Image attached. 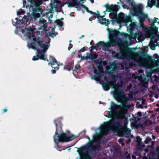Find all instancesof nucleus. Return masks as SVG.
Instances as JSON below:
<instances>
[{"label": "nucleus", "mask_w": 159, "mask_h": 159, "mask_svg": "<svg viewBox=\"0 0 159 159\" xmlns=\"http://www.w3.org/2000/svg\"><path fill=\"white\" fill-rule=\"evenodd\" d=\"M30 7L32 10V13L30 16V20L35 21L40 17V15L43 17L46 14H48L40 6L42 3V0H30Z\"/></svg>", "instance_id": "1"}, {"label": "nucleus", "mask_w": 159, "mask_h": 159, "mask_svg": "<svg viewBox=\"0 0 159 159\" xmlns=\"http://www.w3.org/2000/svg\"><path fill=\"white\" fill-rule=\"evenodd\" d=\"M110 128L116 133H120L121 137L129 138L131 134L130 130L126 126H123L120 122L111 120L108 122Z\"/></svg>", "instance_id": "2"}, {"label": "nucleus", "mask_w": 159, "mask_h": 159, "mask_svg": "<svg viewBox=\"0 0 159 159\" xmlns=\"http://www.w3.org/2000/svg\"><path fill=\"white\" fill-rule=\"evenodd\" d=\"M27 34L28 39L33 40L31 43H29L30 48L34 50L36 49V47L41 48L50 46V39H49L48 41L45 43L42 38L36 37L34 34H33L29 32L27 33Z\"/></svg>", "instance_id": "3"}, {"label": "nucleus", "mask_w": 159, "mask_h": 159, "mask_svg": "<svg viewBox=\"0 0 159 159\" xmlns=\"http://www.w3.org/2000/svg\"><path fill=\"white\" fill-rule=\"evenodd\" d=\"M60 134L54 135L53 137L54 141L57 144L60 142H67L71 141L75 139L77 136L71 134L70 136H68L67 134L63 132L62 129H60Z\"/></svg>", "instance_id": "4"}, {"label": "nucleus", "mask_w": 159, "mask_h": 159, "mask_svg": "<svg viewBox=\"0 0 159 159\" xmlns=\"http://www.w3.org/2000/svg\"><path fill=\"white\" fill-rule=\"evenodd\" d=\"M122 93H123L118 91L114 93V96L117 101H121L122 105L121 108L126 111L128 109L130 108L131 107L130 105L128 104V101L129 100V98L124 95L122 96Z\"/></svg>", "instance_id": "5"}, {"label": "nucleus", "mask_w": 159, "mask_h": 159, "mask_svg": "<svg viewBox=\"0 0 159 159\" xmlns=\"http://www.w3.org/2000/svg\"><path fill=\"white\" fill-rule=\"evenodd\" d=\"M108 31L110 39L109 41L107 43H108L111 42L110 47L116 45L117 43V40L116 38L120 34V32L117 30H110L109 28L108 29Z\"/></svg>", "instance_id": "6"}, {"label": "nucleus", "mask_w": 159, "mask_h": 159, "mask_svg": "<svg viewBox=\"0 0 159 159\" xmlns=\"http://www.w3.org/2000/svg\"><path fill=\"white\" fill-rule=\"evenodd\" d=\"M118 7V5L111 4L109 5L108 4H107L105 5L106 11L110 12L109 14L110 16H116L117 15V12L119 10Z\"/></svg>", "instance_id": "7"}, {"label": "nucleus", "mask_w": 159, "mask_h": 159, "mask_svg": "<svg viewBox=\"0 0 159 159\" xmlns=\"http://www.w3.org/2000/svg\"><path fill=\"white\" fill-rule=\"evenodd\" d=\"M100 84L102 85L103 89L106 91L108 90L111 87L115 88L117 86V85H116V80L111 82L107 80V82H105L104 81H102L100 82Z\"/></svg>", "instance_id": "8"}, {"label": "nucleus", "mask_w": 159, "mask_h": 159, "mask_svg": "<svg viewBox=\"0 0 159 159\" xmlns=\"http://www.w3.org/2000/svg\"><path fill=\"white\" fill-rule=\"evenodd\" d=\"M92 61L95 63L99 65L98 66H97L98 68V70L94 66L93 67V68L94 70L93 72L94 73L98 75V77H99L101 75V73L103 72L102 63L101 62L98 63V60L96 59H95Z\"/></svg>", "instance_id": "9"}, {"label": "nucleus", "mask_w": 159, "mask_h": 159, "mask_svg": "<svg viewBox=\"0 0 159 159\" xmlns=\"http://www.w3.org/2000/svg\"><path fill=\"white\" fill-rule=\"evenodd\" d=\"M111 42L108 43H105L104 42L100 41L97 43L95 46H92L90 48V52H91L94 49H97L98 48L99 45H102L103 47L104 48H106L107 49L109 48L110 47Z\"/></svg>", "instance_id": "10"}, {"label": "nucleus", "mask_w": 159, "mask_h": 159, "mask_svg": "<svg viewBox=\"0 0 159 159\" xmlns=\"http://www.w3.org/2000/svg\"><path fill=\"white\" fill-rule=\"evenodd\" d=\"M62 118L61 117L59 118H57L55 119L54 120V123L55 124V126L56 127V131H55V134H58V133H57L58 130V126L60 127V129L61 130L62 129V127L63 126V124L61 122V120Z\"/></svg>", "instance_id": "11"}, {"label": "nucleus", "mask_w": 159, "mask_h": 159, "mask_svg": "<svg viewBox=\"0 0 159 159\" xmlns=\"http://www.w3.org/2000/svg\"><path fill=\"white\" fill-rule=\"evenodd\" d=\"M39 24L40 26L39 29L42 30L43 31H44L45 33H46L47 31V30L46 29L47 27L46 20L42 18H40L39 21Z\"/></svg>", "instance_id": "12"}, {"label": "nucleus", "mask_w": 159, "mask_h": 159, "mask_svg": "<svg viewBox=\"0 0 159 159\" xmlns=\"http://www.w3.org/2000/svg\"><path fill=\"white\" fill-rule=\"evenodd\" d=\"M135 8L136 10L139 11V12L137 11H134V13L135 14V15L138 16L139 14L142 15L143 16L140 17V20H144L145 19L146 17L147 16L143 14L142 12V10L140 6H136Z\"/></svg>", "instance_id": "13"}, {"label": "nucleus", "mask_w": 159, "mask_h": 159, "mask_svg": "<svg viewBox=\"0 0 159 159\" xmlns=\"http://www.w3.org/2000/svg\"><path fill=\"white\" fill-rule=\"evenodd\" d=\"M109 121L106 122L105 123V125H102L100 128V130L102 131V132L105 135H107L108 134V128L107 127L106 125H108L109 126L108 128L112 130L110 128V126L108 124V122Z\"/></svg>", "instance_id": "14"}, {"label": "nucleus", "mask_w": 159, "mask_h": 159, "mask_svg": "<svg viewBox=\"0 0 159 159\" xmlns=\"http://www.w3.org/2000/svg\"><path fill=\"white\" fill-rule=\"evenodd\" d=\"M39 59L48 61V60L45 57L44 54H42L40 56H39L38 55H36V56H34L32 58V60L33 61L37 60Z\"/></svg>", "instance_id": "15"}, {"label": "nucleus", "mask_w": 159, "mask_h": 159, "mask_svg": "<svg viewBox=\"0 0 159 159\" xmlns=\"http://www.w3.org/2000/svg\"><path fill=\"white\" fill-rule=\"evenodd\" d=\"M98 57V55L96 53H95L94 54H92L91 53H88L87 54V56L86 57V59H88V58H90L91 60L93 61L95 59H96Z\"/></svg>", "instance_id": "16"}, {"label": "nucleus", "mask_w": 159, "mask_h": 159, "mask_svg": "<svg viewBox=\"0 0 159 159\" xmlns=\"http://www.w3.org/2000/svg\"><path fill=\"white\" fill-rule=\"evenodd\" d=\"M101 18L100 20H98V21L102 25L104 24L105 25L107 26L108 27V25L110 24V22L108 20L106 19V18Z\"/></svg>", "instance_id": "17"}, {"label": "nucleus", "mask_w": 159, "mask_h": 159, "mask_svg": "<svg viewBox=\"0 0 159 159\" xmlns=\"http://www.w3.org/2000/svg\"><path fill=\"white\" fill-rule=\"evenodd\" d=\"M49 47V46L41 47V48H43V50H40L39 49L36 48V49L35 50L37 51L38 54L37 55H38L39 56V55H41L42 54H44L46 52L47 50L48 49Z\"/></svg>", "instance_id": "18"}, {"label": "nucleus", "mask_w": 159, "mask_h": 159, "mask_svg": "<svg viewBox=\"0 0 159 159\" xmlns=\"http://www.w3.org/2000/svg\"><path fill=\"white\" fill-rule=\"evenodd\" d=\"M111 111L115 113L116 112V110L119 108V106L113 102H111Z\"/></svg>", "instance_id": "19"}, {"label": "nucleus", "mask_w": 159, "mask_h": 159, "mask_svg": "<svg viewBox=\"0 0 159 159\" xmlns=\"http://www.w3.org/2000/svg\"><path fill=\"white\" fill-rule=\"evenodd\" d=\"M50 62L48 63V65L50 64L51 66L52 67V66H54L55 64H57V65L58 64L55 58L53 56H50Z\"/></svg>", "instance_id": "20"}, {"label": "nucleus", "mask_w": 159, "mask_h": 159, "mask_svg": "<svg viewBox=\"0 0 159 159\" xmlns=\"http://www.w3.org/2000/svg\"><path fill=\"white\" fill-rule=\"evenodd\" d=\"M137 25L134 22H131L128 28V30L130 32L133 31L134 29H137Z\"/></svg>", "instance_id": "21"}, {"label": "nucleus", "mask_w": 159, "mask_h": 159, "mask_svg": "<svg viewBox=\"0 0 159 159\" xmlns=\"http://www.w3.org/2000/svg\"><path fill=\"white\" fill-rule=\"evenodd\" d=\"M157 30L158 28L156 27L155 24H152L150 28V31L152 33L155 32V34H156L157 33Z\"/></svg>", "instance_id": "22"}, {"label": "nucleus", "mask_w": 159, "mask_h": 159, "mask_svg": "<svg viewBox=\"0 0 159 159\" xmlns=\"http://www.w3.org/2000/svg\"><path fill=\"white\" fill-rule=\"evenodd\" d=\"M120 53H117L116 54V58L119 59H121L123 57V55L124 54V51L121 50L120 51Z\"/></svg>", "instance_id": "23"}, {"label": "nucleus", "mask_w": 159, "mask_h": 159, "mask_svg": "<svg viewBox=\"0 0 159 159\" xmlns=\"http://www.w3.org/2000/svg\"><path fill=\"white\" fill-rule=\"evenodd\" d=\"M116 64H115L111 65L107 68V70L108 71H110V72L112 73L114 70V69L116 67Z\"/></svg>", "instance_id": "24"}, {"label": "nucleus", "mask_w": 159, "mask_h": 159, "mask_svg": "<svg viewBox=\"0 0 159 159\" xmlns=\"http://www.w3.org/2000/svg\"><path fill=\"white\" fill-rule=\"evenodd\" d=\"M152 63L154 66L156 67L158 66H159V59L157 60L154 59L152 60Z\"/></svg>", "instance_id": "25"}, {"label": "nucleus", "mask_w": 159, "mask_h": 159, "mask_svg": "<svg viewBox=\"0 0 159 159\" xmlns=\"http://www.w3.org/2000/svg\"><path fill=\"white\" fill-rule=\"evenodd\" d=\"M55 22L56 23L57 25L59 26L62 27L63 25V22L62 21L59 19H57L55 21Z\"/></svg>", "instance_id": "26"}, {"label": "nucleus", "mask_w": 159, "mask_h": 159, "mask_svg": "<svg viewBox=\"0 0 159 159\" xmlns=\"http://www.w3.org/2000/svg\"><path fill=\"white\" fill-rule=\"evenodd\" d=\"M15 19L16 20V22L15 23V24H14L13 23V25L15 26L16 25H18V24H20V23H23V20H20L18 19L17 18H15Z\"/></svg>", "instance_id": "27"}, {"label": "nucleus", "mask_w": 159, "mask_h": 159, "mask_svg": "<svg viewBox=\"0 0 159 159\" xmlns=\"http://www.w3.org/2000/svg\"><path fill=\"white\" fill-rule=\"evenodd\" d=\"M59 65L57 64V66L55 67H53L52 66V74H54L56 73V70H57L59 68Z\"/></svg>", "instance_id": "28"}, {"label": "nucleus", "mask_w": 159, "mask_h": 159, "mask_svg": "<svg viewBox=\"0 0 159 159\" xmlns=\"http://www.w3.org/2000/svg\"><path fill=\"white\" fill-rule=\"evenodd\" d=\"M100 148V146L98 144H97L95 145H93L91 147V148L93 151L96 150L98 149V148Z\"/></svg>", "instance_id": "29"}, {"label": "nucleus", "mask_w": 159, "mask_h": 159, "mask_svg": "<svg viewBox=\"0 0 159 159\" xmlns=\"http://www.w3.org/2000/svg\"><path fill=\"white\" fill-rule=\"evenodd\" d=\"M74 65V62L73 61H71L69 62L66 65V66H68L70 68H73V66Z\"/></svg>", "instance_id": "30"}, {"label": "nucleus", "mask_w": 159, "mask_h": 159, "mask_svg": "<svg viewBox=\"0 0 159 159\" xmlns=\"http://www.w3.org/2000/svg\"><path fill=\"white\" fill-rule=\"evenodd\" d=\"M97 17L98 19V20H100L101 18H102L103 17L105 16V15H104L102 16H101L98 10L97 11Z\"/></svg>", "instance_id": "31"}, {"label": "nucleus", "mask_w": 159, "mask_h": 159, "mask_svg": "<svg viewBox=\"0 0 159 159\" xmlns=\"http://www.w3.org/2000/svg\"><path fill=\"white\" fill-rule=\"evenodd\" d=\"M152 40H151L150 43V48L152 50H154L156 46L154 43V42H152Z\"/></svg>", "instance_id": "32"}, {"label": "nucleus", "mask_w": 159, "mask_h": 159, "mask_svg": "<svg viewBox=\"0 0 159 159\" xmlns=\"http://www.w3.org/2000/svg\"><path fill=\"white\" fill-rule=\"evenodd\" d=\"M100 76H101V75ZM97 76H98V77H97L95 75H93L92 76L91 78H92V79L95 80L96 81H99L100 80V79L99 77H100L101 76H100L99 77H98V75H97Z\"/></svg>", "instance_id": "33"}, {"label": "nucleus", "mask_w": 159, "mask_h": 159, "mask_svg": "<svg viewBox=\"0 0 159 159\" xmlns=\"http://www.w3.org/2000/svg\"><path fill=\"white\" fill-rule=\"evenodd\" d=\"M136 139L137 142L138 143L139 146H140V144L141 143L142 139L139 136H137L136 137Z\"/></svg>", "instance_id": "34"}, {"label": "nucleus", "mask_w": 159, "mask_h": 159, "mask_svg": "<svg viewBox=\"0 0 159 159\" xmlns=\"http://www.w3.org/2000/svg\"><path fill=\"white\" fill-rule=\"evenodd\" d=\"M132 20L131 17L130 16H128L126 17L125 19V21L127 23H129V22H132Z\"/></svg>", "instance_id": "35"}, {"label": "nucleus", "mask_w": 159, "mask_h": 159, "mask_svg": "<svg viewBox=\"0 0 159 159\" xmlns=\"http://www.w3.org/2000/svg\"><path fill=\"white\" fill-rule=\"evenodd\" d=\"M114 112L112 111H110L109 112V115H108L106 116L109 118H111L112 117L113 113Z\"/></svg>", "instance_id": "36"}, {"label": "nucleus", "mask_w": 159, "mask_h": 159, "mask_svg": "<svg viewBox=\"0 0 159 159\" xmlns=\"http://www.w3.org/2000/svg\"><path fill=\"white\" fill-rule=\"evenodd\" d=\"M151 140L152 139L148 137L145 140L144 143L145 144H148Z\"/></svg>", "instance_id": "37"}, {"label": "nucleus", "mask_w": 159, "mask_h": 159, "mask_svg": "<svg viewBox=\"0 0 159 159\" xmlns=\"http://www.w3.org/2000/svg\"><path fill=\"white\" fill-rule=\"evenodd\" d=\"M64 69L66 70H68L69 71H70L71 70H73V68H70L68 66H64Z\"/></svg>", "instance_id": "38"}, {"label": "nucleus", "mask_w": 159, "mask_h": 159, "mask_svg": "<svg viewBox=\"0 0 159 159\" xmlns=\"http://www.w3.org/2000/svg\"><path fill=\"white\" fill-rule=\"evenodd\" d=\"M90 14L93 15V16L91 17V19H93L97 17V13L96 12H93L92 11V13H91Z\"/></svg>", "instance_id": "39"}, {"label": "nucleus", "mask_w": 159, "mask_h": 159, "mask_svg": "<svg viewBox=\"0 0 159 159\" xmlns=\"http://www.w3.org/2000/svg\"><path fill=\"white\" fill-rule=\"evenodd\" d=\"M24 11L21 9H20L19 11H18L17 12V15H20L22 14L23 12Z\"/></svg>", "instance_id": "40"}, {"label": "nucleus", "mask_w": 159, "mask_h": 159, "mask_svg": "<svg viewBox=\"0 0 159 159\" xmlns=\"http://www.w3.org/2000/svg\"><path fill=\"white\" fill-rule=\"evenodd\" d=\"M72 3L75 6H78V4L77 0H72Z\"/></svg>", "instance_id": "41"}, {"label": "nucleus", "mask_w": 159, "mask_h": 159, "mask_svg": "<svg viewBox=\"0 0 159 159\" xmlns=\"http://www.w3.org/2000/svg\"><path fill=\"white\" fill-rule=\"evenodd\" d=\"M87 50V49L85 48L84 47H83L82 48H81L78 52L79 53H81V52H84L85 51Z\"/></svg>", "instance_id": "42"}, {"label": "nucleus", "mask_w": 159, "mask_h": 159, "mask_svg": "<svg viewBox=\"0 0 159 159\" xmlns=\"http://www.w3.org/2000/svg\"><path fill=\"white\" fill-rule=\"evenodd\" d=\"M119 143L121 144L122 146H124L125 145V143L122 139H120L119 140Z\"/></svg>", "instance_id": "43"}, {"label": "nucleus", "mask_w": 159, "mask_h": 159, "mask_svg": "<svg viewBox=\"0 0 159 159\" xmlns=\"http://www.w3.org/2000/svg\"><path fill=\"white\" fill-rule=\"evenodd\" d=\"M151 40H152V42H154V43H156L157 42V39H155L154 37H152L151 38Z\"/></svg>", "instance_id": "44"}, {"label": "nucleus", "mask_w": 159, "mask_h": 159, "mask_svg": "<svg viewBox=\"0 0 159 159\" xmlns=\"http://www.w3.org/2000/svg\"><path fill=\"white\" fill-rule=\"evenodd\" d=\"M49 36H51L52 37H54L56 36V34H55L54 32L53 33H49Z\"/></svg>", "instance_id": "45"}, {"label": "nucleus", "mask_w": 159, "mask_h": 159, "mask_svg": "<svg viewBox=\"0 0 159 159\" xmlns=\"http://www.w3.org/2000/svg\"><path fill=\"white\" fill-rule=\"evenodd\" d=\"M158 18H157L156 17H154V18L153 19V23L154 24L156 23H157V20H158Z\"/></svg>", "instance_id": "46"}, {"label": "nucleus", "mask_w": 159, "mask_h": 159, "mask_svg": "<svg viewBox=\"0 0 159 159\" xmlns=\"http://www.w3.org/2000/svg\"><path fill=\"white\" fill-rule=\"evenodd\" d=\"M132 87V84H130L128 86H127V89H128L129 90H130V89H131Z\"/></svg>", "instance_id": "47"}, {"label": "nucleus", "mask_w": 159, "mask_h": 159, "mask_svg": "<svg viewBox=\"0 0 159 159\" xmlns=\"http://www.w3.org/2000/svg\"><path fill=\"white\" fill-rule=\"evenodd\" d=\"M85 9L87 12L90 13V14H91V13H92V11L89 10L87 7H86Z\"/></svg>", "instance_id": "48"}, {"label": "nucleus", "mask_w": 159, "mask_h": 159, "mask_svg": "<svg viewBox=\"0 0 159 159\" xmlns=\"http://www.w3.org/2000/svg\"><path fill=\"white\" fill-rule=\"evenodd\" d=\"M80 67V66L79 65L78 66H75V69H73V71H75V70L78 69Z\"/></svg>", "instance_id": "49"}, {"label": "nucleus", "mask_w": 159, "mask_h": 159, "mask_svg": "<svg viewBox=\"0 0 159 159\" xmlns=\"http://www.w3.org/2000/svg\"><path fill=\"white\" fill-rule=\"evenodd\" d=\"M75 6L73 4V3H69L68 5V7H74Z\"/></svg>", "instance_id": "50"}, {"label": "nucleus", "mask_w": 159, "mask_h": 159, "mask_svg": "<svg viewBox=\"0 0 159 159\" xmlns=\"http://www.w3.org/2000/svg\"><path fill=\"white\" fill-rule=\"evenodd\" d=\"M28 31H31L32 32H33L34 30V29L31 27H29L28 29Z\"/></svg>", "instance_id": "51"}, {"label": "nucleus", "mask_w": 159, "mask_h": 159, "mask_svg": "<svg viewBox=\"0 0 159 159\" xmlns=\"http://www.w3.org/2000/svg\"><path fill=\"white\" fill-rule=\"evenodd\" d=\"M73 45L71 43H70L69 44V47H68V50L69 51L70 48H72Z\"/></svg>", "instance_id": "52"}, {"label": "nucleus", "mask_w": 159, "mask_h": 159, "mask_svg": "<svg viewBox=\"0 0 159 159\" xmlns=\"http://www.w3.org/2000/svg\"><path fill=\"white\" fill-rule=\"evenodd\" d=\"M127 2L128 3H130L132 6H133V0H126Z\"/></svg>", "instance_id": "53"}, {"label": "nucleus", "mask_w": 159, "mask_h": 159, "mask_svg": "<svg viewBox=\"0 0 159 159\" xmlns=\"http://www.w3.org/2000/svg\"><path fill=\"white\" fill-rule=\"evenodd\" d=\"M126 159H131L130 154H128L126 157Z\"/></svg>", "instance_id": "54"}, {"label": "nucleus", "mask_w": 159, "mask_h": 159, "mask_svg": "<svg viewBox=\"0 0 159 159\" xmlns=\"http://www.w3.org/2000/svg\"><path fill=\"white\" fill-rule=\"evenodd\" d=\"M137 115L139 117H141L142 115V113L141 111H138Z\"/></svg>", "instance_id": "55"}, {"label": "nucleus", "mask_w": 159, "mask_h": 159, "mask_svg": "<svg viewBox=\"0 0 159 159\" xmlns=\"http://www.w3.org/2000/svg\"><path fill=\"white\" fill-rule=\"evenodd\" d=\"M155 58L157 60L159 59V56L157 54H156L155 55Z\"/></svg>", "instance_id": "56"}, {"label": "nucleus", "mask_w": 159, "mask_h": 159, "mask_svg": "<svg viewBox=\"0 0 159 159\" xmlns=\"http://www.w3.org/2000/svg\"><path fill=\"white\" fill-rule=\"evenodd\" d=\"M156 151L157 152V154L159 157V146L157 147V148L156 149Z\"/></svg>", "instance_id": "57"}, {"label": "nucleus", "mask_w": 159, "mask_h": 159, "mask_svg": "<svg viewBox=\"0 0 159 159\" xmlns=\"http://www.w3.org/2000/svg\"><path fill=\"white\" fill-rule=\"evenodd\" d=\"M148 7L151 8V7H152V5L149 2H148Z\"/></svg>", "instance_id": "58"}, {"label": "nucleus", "mask_w": 159, "mask_h": 159, "mask_svg": "<svg viewBox=\"0 0 159 159\" xmlns=\"http://www.w3.org/2000/svg\"><path fill=\"white\" fill-rule=\"evenodd\" d=\"M114 20L116 21L117 22L118 20V18L117 17H114Z\"/></svg>", "instance_id": "59"}, {"label": "nucleus", "mask_w": 159, "mask_h": 159, "mask_svg": "<svg viewBox=\"0 0 159 159\" xmlns=\"http://www.w3.org/2000/svg\"><path fill=\"white\" fill-rule=\"evenodd\" d=\"M26 2L25 1H24L23 2V7H24L26 4Z\"/></svg>", "instance_id": "60"}, {"label": "nucleus", "mask_w": 159, "mask_h": 159, "mask_svg": "<svg viewBox=\"0 0 159 159\" xmlns=\"http://www.w3.org/2000/svg\"><path fill=\"white\" fill-rule=\"evenodd\" d=\"M131 141V139H128L127 141H126V143H129Z\"/></svg>", "instance_id": "61"}, {"label": "nucleus", "mask_w": 159, "mask_h": 159, "mask_svg": "<svg viewBox=\"0 0 159 159\" xmlns=\"http://www.w3.org/2000/svg\"><path fill=\"white\" fill-rule=\"evenodd\" d=\"M81 159H91V158L88 157H84L83 158H81Z\"/></svg>", "instance_id": "62"}, {"label": "nucleus", "mask_w": 159, "mask_h": 159, "mask_svg": "<svg viewBox=\"0 0 159 159\" xmlns=\"http://www.w3.org/2000/svg\"><path fill=\"white\" fill-rule=\"evenodd\" d=\"M81 5L82 7L84 8V9H85L87 7L84 5L83 4H81Z\"/></svg>", "instance_id": "63"}, {"label": "nucleus", "mask_w": 159, "mask_h": 159, "mask_svg": "<svg viewBox=\"0 0 159 159\" xmlns=\"http://www.w3.org/2000/svg\"><path fill=\"white\" fill-rule=\"evenodd\" d=\"M158 0V3L157 4V5H156V6L159 8V0Z\"/></svg>", "instance_id": "64"}]
</instances>
